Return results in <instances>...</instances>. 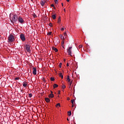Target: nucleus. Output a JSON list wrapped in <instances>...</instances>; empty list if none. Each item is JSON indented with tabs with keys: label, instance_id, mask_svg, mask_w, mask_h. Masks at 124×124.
Masks as SVG:
<instances>
[{
	"label": "nucleus",
	"instance_id": "1",
	"mask_svg": "<svg viewBox=\"0 0 124 124\" xmlns=\"http://www.w3.org/2000/svg\"><path fill=\"white\" fill-rule=\"evenodd\" d=\"M9 42H13L14 41V36L10 35L8 37Z\"/></svg>",
	"mask_w": 124,
	"mask_h": 124
},
{
	"label": "nucleus",
	"instance_id": "2",
	"mask_svg": "<svg viewBox=\"0 0 124 124\" xmlns=\"http://www.w3.org/2000/svg\"><path fill=\"white\" fill-rule=\"evenodd\" d=\"M18 16L15 15L13 16L12 17V21L13 22H17V21L18 20Z\"/></svg>",
	"mask_w": 124,
	"mask_h": 124
},
{
	"label": "nucleus",
	"instance_id": "3",
	"mask_svg": "<svg viewBox=\"0 0 124 124\" xmlns=\"http://www.w3.org/2000/svg\"><path fill=\"white\" fill-rule=\"evenodd\" d=\"M26 50L28 53H31V46L29 45H26L25 46Z\"/></svg>",
	"mask_w": 124,
	"mask_h": 124
},
{
	"label": "nucleus",
	"instance_id": "4",
	"mask_svg": "<svg viewBox=\"0 0 124 124\" xmlns=\"http://www.w3.org/2000/svg\"><path fill=\"white\" fill-rule=\"evenodd\" d=\"M20 38L22 41H25V40H26V37H25V35H24V34L22 33L20 35Z\"/></svg>",
	"mask_w": 124,
	"mask_h": 124
},
{
	"label": "nucleus",
	"instance_id": "5",
	"mask_svg": "<svg viewBox=\"0 0 124 124\" xmlns=\"http://www.w3.org/2000/svg\"><path fill=\"white\" fill-rule=\"evenodd\" d=\"M71 49H72V47L70 46V47H69V48L68 49V50H67V52H68V55H69V56H71V57H72V55H71V54H72V50H71Z\"/></svg>",
	"mask_w": 124,
	"mask_h": 124
},
{
	"label": "nucleus",
	"instance_id": "6",
	"mask_svg": "<svg viewBox=\"0 0 124 124\" xmlns=\"http://www.w3.org/2000/svg\"><path fill=\"white\" fill-rule=\"evenodd\" d=\"M18 22H19V23H20L21 24H23V23H24V19H23V18L21 17H19L18 18Z\"/></svg>",
	"mask_w": 124,
	"mask_h": 124
},
{
	"label": "nucleus",
	"instance_id": "7",
	"mask_svg": "<svg viewBox=\"0 0 124 124\" xmlns=\"http://www.w3.org/2000/svg\"><path fill=\"white\" fill-rule=\"evenodd\" d=\"M45 2H46V1L45 0H42L40 2V4L42 5V6H44V5L45 4Z\"/></svg>",
	"mask_w": 124,
	"mask_h": 124
},
{
	"label": "nucleus",
	"instance_id": "8",
	"mask_svg": "<svg viewBox=\"0 0 124 124\" xmlns=\"http://www.w3.org/2000/svg\"><path fill=\"white\" fill-rule=\"evenodd\" d=\"M59 37L60 38H61V39H62V40H64V39H65V38H66V37H63V36H62V34H61L59 35Z\"/></svg>",
	"mask_w": 124,
	"mask_h": 124
},
{
	"label": "nucleus",
	"instance_id": "9",
	"mask_svg": "<svg viewBox=\"0 0 124 124\" xmlns=\"http://www.w3.org/2000/svg\"><path fill=\"white\" fill-rule=\"evenodd\" d=\"M23 86L24 87V88H26V87H27L28 86V82L24 81L23 84H22Z\"/></svg>",
	"mask_w": 124,
	"mask_h": 124
},
{
	"label": "nucleus",
	"instance_id": "10",
	"mask_svg": "<svg viewBox=\"0 0 124 124\" xmlns=\"http://www.w3.org/2000/svg\"><path fill=\"white\" fill-rule=\"evenodd\" d=\"M33 74L36 75V69L35 68H33Z\"/></svg>",
	"mask_w": 124,
	"mask_h": 124
},
{
	"label": "nucleus",
	"instance_id": "11",
	"mask_svg": "<svg viewBox=\"0 0 124 124\" xmlns=\"http://www.w3.org/2000/svg\"><path fill=\"white\" fill-rule=\"evenodd\" d=\"M52 49L54 51H55V52L56 53H57V52H58V51H59V50H58L57 48L55 47L54 46H53L52 47Z\"/></svg>",
	"mask_w": 124,
	"mask_h": 124
},
{
	"label": "nucleus",
	"instance_id": "12",
	"mask_svg": "<svg viewBox=\"0 0 124 124\" xmlns=\"http://www.w3.org/2000/svg\"><path fill=\"white\" fill-rule=\"evenodd\" d=\"M45 101H46L47 103L50 102V99H49V98H45Z\"/></svg>",
	"mask_w": 124,
	"mask_h": 124
},
{
	"label": "nucleus",
	"instance_id": "13",
	"mask_svg": "<svg viewBox=\"0 0 124 124\" xmlns=\"http://www.w3.org/2000/svg\"><path fill=\"white\" fill-rule=\"evenodd\" d=\"M59 77H61L62 78V79H63V76L62 75V73H60L59 74Z\"/></svg>",
	"mask_w": 124,
	"mask_h": 124
},
{
	"label": "nucleus",
	"instance_id": "14",
	"mask_svg": "<svg viewBox=\"0 0 124 124\" xmlns=\"http://www.w3.org/2000/svg\"><path fill=\"white\" fill-rule=\"evenodd\" d=\"M49 97H51V98H53V97H54V94L53 93H50L49 95Z\"/></svg>",
	"mask_w": 124,
	"mask_h": 124
},
{
	"label": "nucleus",
	"instance_id": "15",
	"mask_svg": "<svg viewBox=\"0 0 124 124\" xmlns=\"http://www.w3.org/2000/svg\"><path fill=\"white\" fill-rule=\"evenodd\" d=\"M58 86H59V85H58V84H54L53 85V88H54V89H55V88H58Z\"/></svg>",
	"mask_w": 124,
	"mask_h": 124
},
{
	"label": "nucleus",
	"instance_id": "16",
	"mask_svg": "<svg viewBox=\"0 0 124 124\" xmlns=\"http://www.w3.org/2000/svg\"><path fill=\"white\" fill-rule=\"evenodd\" d=\"M52 19H53V20H55V19H56V15H52Z\"/></svg>",
	"mask_w": 124,
	"mask_h": 124
},
{
	"label": "nucleus",
	"instance_id": "17",
	"mask_svg": "<svg viewBox=\"0 0 124 124\" xmlns=\"http://www.w3.org/2000/svg\"><path fill=\"white\" fill-rule=\"evenodd\" d=\"M67 79L68 80V82H70V78H69V76H67Z\"/></svg>",
	"mask_w": 124,
	"mask_h": 124
},
{
	"label": "nucleus",
	"instance_id": "18",
	"mask_svg": "<svg viewBox=\"0 0 124 124\" xmlns=\"http://www.w3.org/2000/svg\"><path fill=\"white\" fill-rule=\"evenodd\" d=\"M58 23H61V16L58 18Z\"/></svg>",
	"mask_w": 124,
	"mask_h": 124
},
{
	"label": "nucleus",
	"instance_id": "19",
	"mask_svg": "<svg viewBox=\"0 0 124 124\" xmlns=\"http://www.w3.org/2000/svg\"><path fill=\"white\" fill-rule=\"evenodd\" d=\"M58 106H59V107H61V104L60 103H58L56 105V107H58Z\"/></svg>",
	"mask_w": 124,
	"mask_h": 124
},
{
	"label": "nucleus",
	"instance_id": "20",
	"mask_svg": "<svg viewBox=\"0 0 124 124\" xmlns=\"http://www.w3.org/2000/svg\"><path fill=\"white\" fill-rule=\"evenodd\" d=\"M54 1L56 4H58L59 3V1H58V0H54Z\"/></svg>",
	"mask_w": 124,
	"mask_h": 124
},
{
	"label": "nucleus",
	"instance_id": "21",
	"mask_svg": "<svg viewBox=\"0 0 124 124\" xmlns=\"http://www.w3.org/2000/svg\"><path fill=\"white\" fill-rule=\"evenodd\" d=\"M68 115L69 116H71V111H68Z\"/></svg>",
	"mask_w": 124,
	"mask_h": 124
},
{
	"label": "nucleus",
	"instance_id": "22",
	"mask_svg": "<svg viewBox=\"0 0 124 124\" xmlns=\"http://www.w3.org/2000/svg\"><path fill=\"white\" fill-rule=\"evenodd\" d=\"M65 88H66V87L65 86V85H64V84H62V89H65Z\"/></svg>",
	"mask_w": 124,
	"mask_h": 124
},
{
	"label": "nucleus",
	"instance_id": "23",
	"mask_svg": "<svg viewBox=\"0 0 124 124\" xmlns=\"http://www.w3.org/2000/svg\"><path fill=\"white\" fill-rule=\"evenodd\" d=\"M50 80H51V81H55V78L53 77H51L50 78Z\"/></svg>",
	"mask_w": 124,
	"mask_h": 124
},
{
	"label": "nucleus",
	"instance_id": "24",
	"mask_svg": "<svg viewBox=\"0 0 124 124\" xmlns=\"http://www.w3.org/2000/svg\"><path fill=\"white\" fill-rule=\"evenodd\" d=\"M52 34V32H47V35H51Z\"/></svg>",
	"mask_w": 124,
	"mask_h": 124
},
{
	"label": "nucleus",
	"instance_id": "25",
	"mask_svg": "<svg viewBox=\"0 0 124 124\" xmlns=\"http://www.w3.org/2000/svg\"><path fill=\"white\" fill-rule=\"evenodd\" d=\"M62 62H61V63H59V67L60 68L62 67Z\"/></svg>",
	"mask_w": 124,
	"mask_h": 124
},
{
	"label": "nucleus",
	"instance_id": "26",
	"mask_svg": "<svg viewBox=\"0 0 124 124\" xmlns=\"http://www.w3.org/2000/svg\"><path fill=\"white\" fill-rule=\"evenodd\" d=\"M32 96V94L31 93H29V97H31Z\"/></svg>",
	"mask_w": 124,
	"mask_h": 124
},
{
	"label": "nucleus",
	"instance_id": "27",
	"mask_svg": "<svg viewBox=\"0 0 124 124\" xmlns=\"http://www.w3.org/2000/svg\"><path fill=\"white\" fill-rule=\"evenodd\" d=\"M48 25L49 27H53V25L52 24V23H49Z\"/></svg>",
	"mask_w": 124,
	"mask_h": 124
},
{
	"label": "nucleus",
	"instance_id": "28",
	"mask_svg": "<svg viewBox=\"0 0 124 124\" xmlns=\"http://www.w3.org/2000/svg\"><path fill=\"white\" fill-rule=\"evenodd\" d=\"M72 84V81H70V86L69 88H70V87H71V85Z\"/></svg>",
	"mask_w": 124,
	"mask_h": 124
},
{
	"label": "nucleus",
	"instance_id": "29",
	"mask_svg": "<svg viewBox=\"0 0 124 124\" xmlns=\"http://www.w3.org/2000/svg\"><path fill=\"white\" fill-rule=\"evenodd\" d=\"M71 103H72L73 105L74 104V100H71Z\"/></svg>",
	"mask_w": 124,
	"mask_h": 124
},
{
	"label": "nucleus",
	"instance_id": "30",
	"mask_svg": "<svg viewBox=\"0 0 124 124\" xmlns=\"http://www.w3.org/2000/svg\"><path fill=\"white\" fill-rule=\"evenodd\" d=\"M51 7H54L55 6L53 4H52L51 5H50Z\"/></svg>",
	"mask_w": 124,
	"mask_h": 124
},
{
	"label": "nucleus",
	"instance_id": "31",
	"mask_svg": "<svg viewBox=\"0 0 124 124\" xmlns=\"http://www.w3.org/2000/svg\"><path fill=\"white\" fill-rule=\"evenodd\" d=\"M64 30V28H62V29H61V31H63Z\"/></svg>",
	"mask_w": 124,
	"mask_h": 124
},
{
	"label": "nucleus",
	"instance_id": "32",
	"mask_svg": "<svg viewBox=\"0 0 124 124\" xmlns=\"http://www.w3.org/2000/svg\"><path fill=\"white\" fill-rule=\"evenodd\" d=\"M63 34H64V36H66V35H67L66 32H64Z\"/></svg>",
	"mask_w": 124,
	"mask_h": 124
},
{
	"label": "nucleus",
	"instance_id": "33",
	"mask_svg": "<svg viewBox=\"0 0 124 124\" xmlns=\"http://www.w3.org/2000/svg\"><path fill=\"white\" fill-rule=\"evenodd\" d=\"M82 47H83L82 45H79V48H82Z\"/></svg>",
	"mask_w": 124,
	"mask_h": 124
},
{
	"label": "nucleus",
	"instance_id": "34",
	"mask_svg": "<svg viewBox=\"0 0 124 124\" xmlns=\"http://www.w3.org/2000/svg\"><path fill=\"white\" fill-rule=\"evenodd\" d=\"M15 80H19V78H16Z\"/></svg>",
	"mask_w": 124,
	"mask_h": 124
},
{
	"label": "nucleus",
	"instance_id": "35",
	"mask_svg": "<svg viewBox=\"0 0 124 124\" xmlns=\"http://www.w3.org/2000/svg\"><path fill=\"white\" fill-rule=\"evenodd\" d=\"M58 94H61V91H58Z\"/></svg>",
	"mask_w": 124,
	"mask_h": 124
},
{
	"label": "nucleus",
	"instance_id": "36",
	"mask_svg": "<svg viewBox=\"0 0 124 124\" xmlns=\"http://www.w3.org/2000/svg\"><path fill=\"white\" fill-rule=\"evenodd\" d=\"M66 66H69V64H68V63H67Z\"/></svg>",
	"mask_w": 124,
	"mask_h": 124
},
{
	"label": "nucleus",
	"instance_id": "37",
	"mask_svg": "<svg viewBox=\"0 0 124 124\" xmlns=\"http://www.w3.org/2000/svg\"><path fill=\"white\" fill-rule=\"evenodd\" d=\"M63 43H64V40H62V44H63Z\"/></svg>",
	"mask_w": 124,
	"mask_h": 124
},
{
	"label": "nucleus",
	"instance_id": "38",
	"mask_svg": "<svg viewBox=\"0 0 124 124\" xmlns=\"http://www.w3.org/2000/svg\"><path fill=\"white\" fill-rule=\"evenodd\" d=\"M62 6H63V3H62Z\"/></svg>",
	"mask_w": 124,
	"mask_h": 124
},
{
	"label": "nucleus",
	"instance_id": "39",
	"mask_svg": "<svg viewBox=\"0 0 124 124\" xmlns=\"http://www.w3.org/2000/svg\"><path fill=\"white\" fill-rule=\"evenodd\" d=\"M70 0H66V1H67L68 2H69Z\"/></svg>",
	"mask_w": 124,
	"mask_h": 124
},
{
	"label": "nucleus",
	"instance_id": "40",
	"mask_svg": "<svg viewBox=\"0 0 124 124\" xmlns=\"http://www.w3.org/2000/svg\"><path fill=\"white\" fill-rule=\"evenodd\" d=\"M54 9H56V7H55V6L53 7Z\"/></svg>",
	"mask_w": 124,
	"mask_h": 124
},
{
	"label": "nucleus",
	"instance_id": "41",
	"mask_svg": "<svg viewBox=\"0 0 124 124\" xmlns=\"http://www.w3.org/2000/svg\"><path fill=\"white\" fill-rule=\"evenodd\" d=\"M21 93H24V91L23 90L21 91Z\"/></svg>",
	"mask_w": 124,
	"mask_h": 124
},
{
	"label": "nucleus",
	"instance_id": "42",
	"mask_svg": "<svg viewBox=\"0 0 124 124\" xmlns=\"http://www.w3.org/2000/svg\"><path fill=\"white\" fill-rule=\"evenodd\" d=\"M50 92L51 93H53V91H51Z\"/></svg>",
	"mask_w": 124,
	"mask_h": 124
},
{
	"label": "nucleus",
	"instance_id": "43",
	"mask_svg": "<svg viewBox=\"0 0 124 124\" xmlns=\"http://www.w3.org/2000/svg\"><path fill=\"white\" fill-rule=\"evenodd\" d=\"M67 121H69V119H68V118H67Z\"/></svg>",
	"mask_w": 124,
	"mask_h": 124
},
{
	"label": "nucleus",
	"instance_id": "44",
	"mask_svg": "<svg viewBox=\"0 0 124 124\" xmlns=\"http://www.w3.org/2000/svg\"><path fill=\"white\" fill-rule=\"evenodd\" d=\"M67 100H69V98H67Z\"/></svg>",
	"mask_w": 124,
	"mask_h": 124
},
{
	"label": "nucleus",
	"instance_id": "45",
	"mask_svg": "<svg viewBox=\"0 0 124 124\" xmlns=\"http://www.w3.org/2000/svg\"><path fill=\"white\" fill-rule=\"evenodd\" d=\"M64 62H65V59L64 60Z\"/></svg>",
	"mask_w": 124,
	"mask_h": 124
},
{
	"label": "nucleus",
	"instance_id": "46",
	"mask_svg": "<svg viewBox=\"0 0 124 124\" xmlns=\"http://www.w3.org/2000/svg\"><path fill=\"white\" fill-rule=\"evenodd\" d=\"M64 11H65V9H64Z\"/></svg>",
	"mask_w": 124,
	"mask_h": 124
},
{
	"label": "nucleus",
	"instance_id": "47",
	"mask_svg": "<svg viewBox=\"0 0 124 124\" xmlns=\"http://www.w3.org/2000/svg\"><path fill=\"white\" fill-rule=\"evenodd\" d=\"M72 107H74V106H73V105L72 106Z\"/></svg>",
	"mask_w": 124,
	"mask_h": 124
},
{
	"label": "nucleus",
	"instance_id": "48",
	"mask_svg": "<svg viewBox=\"0 0 124 124\" xmlns=\"http://www.w3.org/2000/svg\"><path fill=\"white\" fill-rule=\"evenodd\" d=\"M63 48H64V47L63 46H62Z\"/></svg>",
	"mask_w": 124,
	"mask_h": 124
},
{
	"label": "nucleus",
	"instance_id": "49",
	"mask_svg": "<svg viewBox=\"0 0 124 124\" xmlns=\"http://www.w3.org/2000/svg\"><path fill=\"white\" fill-rule=\"evenodd\" d=\"M31 0V1H32V0Z\"/></svg>",
	"mask_w": 124,
	"mask_h": 124
}]
</instances>
